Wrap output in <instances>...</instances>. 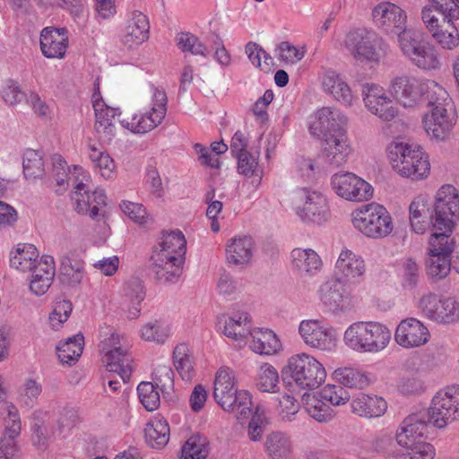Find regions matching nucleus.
I'll use <instances>...</instances> for the list:
<instances>
[{"mask_svg": "<svg viewBox=\"0 0 459 459\" xmlns=\"http://www.w3.org/2000/svg\"><path fill=\"white\" fill-rule=\"evenodd\" d=\"M346 123V117L338 109L324 107L316 110L309 124V133L321 141L318 156L326 170L344 166L353 153Z\"/></svg>", "mask_w": 459, "mask_h": 459, "instance_id": "1", "label": "nucleus"}, {"mask_svg": "<svg viewBox=\"0 0 459 459\" xmlns=\"http://www.w3.org/2000/svg\"><path fill=\"white\" fill-rule=\"evenodd\" d=\"M186 240L179 230L163 233L152 259V271L161 283L178 281L186 260Z\"/></svg>", "mask_w": 459, "mask_h": 459, "instance_id": "2", "label": "nucleus"}, {"mask_svg": "<svg viewBox=\"0 0 459 459\" xmlns=\"http://www.w3.org/2000/svg\"><path fill=\"white\" fill-rule=\"evenodd\" d=\"M213 398L225 411L233 413L238 420L249 417L252 411V397L248 391L238 389L234 371L221 368L213 383Z\"/></svg>", "mask_w": 459, "mask_h": 459, "instance_id": "3", "label": "nucleus"}, {"mask_svg": "<svg viewBox=\"0 0 459 459\" xmlns=\"http://www.w3.org/2000/svg\"><path fill=\"white\" fill-rule=\"evenodd\" d=\"M425 414L405 417L396 429L394 438L404 450L403 459H433L435 447L426 440L430 427L424 421Z\"/></svg>", "mask_w": 459, "mask_h": 459, "instance_id": "4", "label": "nucleus"}, {"mask_svg": "<svg viewBox=\"0 0 459 459\" xmlns=\"http://www.w3.org/2000/svg\"><path fill=\"white\" fill-rule=\"evenodd\" d=\"M432 89L437 90L429 97L431 100L429 107L432 109L424 115L422 124L429 136L444 142L450 138L457 122V116L446 88Z\"/></svg>", "mask_w": 459, "mask_h": 459, "instance_id": "5", "label": "nucleus"}, {"mask_svg": "<svg viewBox=\"0 0 459 459\" xmlns=\"http://www.w3.org/2000/svg\"><path fill=\"white\" fill-rule=\"evenodd\" d=\"M386 152L392 168L401 177L420 180L429 174L430 164L420 146L394 139Z\"/></svg>", "mask_w": 459, "mask_h": 459, "instance_id": "6", "label": "nucleus"}, {"mask_svg": "<svg viewBox=\"0 0 459 459\" xmlns=\"http://www.w3.org/2000/svg\"><path fill=\"white\" fill-rule=\"evenodd\" d=\"M281 372L290 383L303 390H314L326 378L324 365L316 357L306 352L290 356Z\"/></svg>", "mask_w": 459, "mask_h": 459, "instance_id": "7", "label": "nucleus"}, {"mask_svg": "<svg viewBox=\"0 0 459 459\" xmlns=\"http://www.w3.org/2000/svg\"><path fill=\"white\" fill-rule=\"evenodd\" d=\"M351 217L354 229L368 238H384L394 230L390 212L384 205L376 202L355 209Z\"/></svg>", "mask_w": 459, "mask_h": 459, "instance_id": "8", "label": "nucleus"}, {"mask_svg": "<svg viewBox=\"0 0 459 459\" xmlns=\"http://www.w3.org/2000/svg\"><path fill=\"white\" fill-rule=\"evenodd\" d=\"M425 414L424 421L429 427L444 429L459 420V385L446 386L437 391L431 399L428 409H422L411 415Z\"/></svg>", "mask_w": 459, "mask_h": 459, "instance_id": "9", "label": "nucleus"}, {"mask_svg": "<svg viewBox=\"0 0 459 459\" xmlns=\"http://www.w3.org/2000/svg\"><path fill=\"white\" fill-rule=\"evenodd\" d=\"M75 184L72 199L74 201L75 211L82 215H89L93 220H100V211L106 205V195L103 190L90 191L88 183L90 173L82 167L74 165L69 169V178Z\"/></svg>", "mask_w": 459, "mask_h": 459, "instance_id": "10", "label": "nucleus"}, {"mask_svg": "<svg viewBox=\"0 0 459 459\" xmlns=\"http://www.w3.org/2000/svg\"><path fill=\"white\" fill-rule=\"evenodd\" d=\"M292 209L297 217L308 226H322L331 218L327 197L322 192L308 187H301L295 192Z\"/></svg>", "mask_w": 459, "mask_h": 459, "instance_id": "11", "label": "nucleus"}, {"mask_svg": "<svg viewBox=\"0 0 459 459\" xmlns=\"http://www.w3.org/2000/svg\"><path fill=\"white\" fill-rule=\"evenodd\" d=\"M99 347L107 369L117 373L124 382L128 381L133 362L128 344L122 342L118 333L108 330Z\"/></svg>", "mask_w": 459, "mask_h": 459, "instance_id": "12", "label": "nucleus"}, {"mask_svg": "<svg viewBox=\"0 0 459 459\" xmlns=\"http://www.w3.org/2000/svg\"><path fill=\"white\" fill-rule=\"evenodd\" d=\"M457 219H459V192L452 185H444L436 195L432 233L438 232L451 236Z\"/></svg>", "mask_w": 459, "mask_h": 459, "instance_id": "13", "label": "nucleus"}, {"mask_svg": "<svg viewBox=\"0 0 459 459\" xmlns=\"http://www.w3.org/2000/svg\"><path fill=\"white\" fill-rule=\"evenodd\" d=\"M168 97L163 88H154L149 108L119 120L120 125L134 134H143L160 125L167 113Z\"/></svg>", "mask_w": 459, "mask_h": 459, "instance_id": "14", "label": "nucleus"}, {"mask_svg": "<svg viewBox=\"0 0 459 459\" xmlns=\"http://www.w3.org/2000/svg\"><path fill=\"white\" fill-rule=\"evenodd\" d=\"M429 244L427 274L435 281L444 279L451 271L450 255L455 248V239L450 235L437 232L431 234Z\"/></svg>", "mask_w": 459, "mask_h": 459, "instance_id": "15", "label": "nucleus"}, {"mask_svg": "<svg viewBox=\"0 0 459 459\" xmlns=\"http://www.w3.org/2000/svg\"><path fill=\"white\" fill-rule=\"evenodd\" d=\"M417 308L428 319L442 325H452L459 322V302L452 297L439 298L429 292L422 295Z\"/></svg>", "mask_w": 459, "mask_h": 459, "instance_id": "16", "label": "nucleus"}, {"mask_svg": "<svg viewBox=\"0 0 459 459\" xmlns=\"http://www.w3.org/2000/svg\"><path fill=\"white\" fill-rule=\"evenodd\" d=\"M403 53L408 56L418 67L422 69H437L439 67V59L437 50L421 39L419 32L409 30L398 39Z\"/></svg>", "mask_w": 459, "mask_h": 459, "instance_id": "17", "label": "nucleus"}, {"mask_svg": "<svg viewBox=\"0 0 459 459\" xmlns=\"http://www.w3.org/2000/svg\"><path fill=\"white\" fill-rule=\"evenodd\" d=\"M382 41V38L376 31L358 28L347 33L344 45L355 59L377 62L380 57L378 48Z\"/></svg>", "mask_w": 459, "mask_h": 459, "instance_id": "18", "label": "nucleus"}, {"mask_svg": "<svg viewBox=\"0 0 459 459\" xmlns=\"http://www.w3.org/2000/svg\"><path fill=\"white\" fill-rule=\"evenodd\" d=\"M371 15L375 26L387 35L399 39L401 35L409 30L405 11L391 2H382L377 4L373 8Z\"/></svg>", "mask_w": 459, "mask_h": 459, "instance_id": "19", "label": "nucleus"}, {"mask_svg": "<svg viewBox=\"0 0 459 459\" xmlns=\"http://www.w3.org/2000/svg\"><path fill=\"white\" fill-rule=\"evenodd\" d=\"M331 186L341 198L350 202H364L373 196L372 186L352 172H338L331 178Z\"/></svg>", "mask_w": 459, "mask_h": 459, "instance_id": "20", "label": "nucleus"}, {"mask_svg": "<svg viewBox=\"0 0 459 459\" xmlns=\"http://www.w3.org/2000/svg\"><path fill=\"white\" fill-rule=\"evenodd\" d=\"M298 333L303 342L312 349L333 352L337 348V338L318 319L300 321Z\"/></svg>", "mask_w": 459, "mask_h": 459, "instance_id": "21", "label": "nucleus"}, {"mask_svg": "<svg viewBox=\"0 0 459 459\" xmlns=\"http://www.w3.org/2000/svg\"><path fill=\"white\" fill-rule=\"evenodd\" d=\"M92 107L95 112V130L100 140L109 142L116 134L114 119L120 116L118 108L112 106L111 101L103 98L100 88H94L91 95Z\"/></svg>", "mask_w": 459, "mask_h": 459, "instance_id": "22", "label": "nucleus"}, {"mask_svg": "<svg viewBox=\"0 0 459 459\" xmlns=\"http://www.w3.org/2000/svg\"><path fill=\"white\" fill-rule=\"evenodd\" d=\"M394 337L400 347L414 349L422 347L429 342L430 332L420 319L406 317L396 325Z\"/></svg>", "mask_w": 459, "mask_h": 459, "instance_id": "23", "label": "nucleus"}, {"mask_svg": "<svg viewBox=\"0 0 459 459\" xmlns=\"http://www.w3.org/2000/svg\"><path fill=\"white\" fill-rule=\"evenodd\" d=\"M338 280L344 283H359L365 277L367 267L364 258L351 249L341 251L335 264Z\"/></svg>", "mask_w": 459, "mask_h": 459, "instance_id": "24", "label": "nucleus"}, {"mask_svg": "<svg viewBox=\"0 0 459 459\" xmlns=\"http://www.w3.org/2000/svg\"><path fill=\"white\" fill-rule=\"evenodd\" d=\"M343 281L335 279L321 285L319 298L323 305L333 314H340L351 309L350 294Z\"/></svg>", "mask_w": 459, "mask_h": 459, "instance_id": "25", "label": "nucleus"}, {"mask_svg": "<svg viewBox=\"0 0 459 459\" xmlns=\"http://www.w3.org/2000/svg\"><path fill=\"white\" fill-rule=\"evenodd\" d=\"M366 108L385 121H390L396 116L392 106L393 92L385 88H366L362 92Z\"/></svg>", "mask_w": 459, "mask_h": 459, "instance_id": "26", "label": "nucleus"}, {"mask_svg": "<svg viewBox=\"0 0 459 459\" xmlns=\"http://www.w3.org/2000/svg\"><path fill=\"white\" fill-rule=\"evenodd\" d=\"M150 24L146 15L139 11L132 13L121 34V42L127 48L140 46L149 39Z\"/></svg>", "mask_w": 459, "mask_h": 459, "instance_id": "27", "label": "nucleus"}, {"mask_svg": "<svg viewBox=\"0 0 459 459\" xmlns=\"http://www.w3.org/2000/svg\"><path fill=\"white\" fill-rule=\"evenodd\" d=\"M65 28L46 27L40 33V49L47 58H64L68 48Z\"/></svg>", "mask_w": 459, "mask_h": 459, "instance_id": "28", "label": "nucleus"}, {"mask_svg": "<svg viewBox=\"0 0 459 459\" xmlns=\"http://www.w3.org/2000/svg\"><path fill=\"white\" fill-rule=\"evenodd\" d=\"M251 327L247 310L238 304L233 305L224 319L223 333L232 340H243L249 335Z\"/></svg>", "mask_w": 459, "mask_h": 459, "instance_id": "29", "label": "nucleus"}, {"mask_svg": "<svg viewBox=\"0 0 459 459\" xmlns=\"http://www.w3.org/2000/svg\"><path fill=\"white\" fill-rule=\"evenodd\" d=\"M255 243L251 237L239 236L231 238L226 244V259L230 264L247 265L254 255Z\"/></svg>", "mask_w": 459, "mask_h": 459, "instance_id": "30", "label": "nucleus"}, {"mask_svg": "<svg viewBox=\"0 0 459 459\" xmlns=\"http://www.w3.org/2000/svg\"><path fill=\"white\" fill-rule=\"evenodd\" d=\"M351 411L367 419L383 416L387 410V403L376 394H359L351 401Z\"/></svg>", "mask_w": 459, "mask_h": 459, "instance_id": "31", "label": "nucleus"}, {"mask_svg": "<svg viewBox=\"0 0 459 459\" xmlns=\"http://www.w3.org/2000/svg\"><path fill=\"white\" fill-rule=\"evenodd\" d=\"M84 266L85 263L77 252H66L60 261V281L68 286L79 285L85 274Z\"/></svg>", "mask_w": 459, "mask_h": 459, "instance_id": "32", "label": "nucleus"}, {"mask_svg": "<svg viewBox=\"0 0 459 459\" xmlns=\"http://www.w3.org/2000/svg\"><path fill=\"white\" fill-rule=\"evenodd\" d=\"M31 273L30 291L36 296L45 294L51 286L56 273L53 257L43 255L39 259L37 267Z\"/></svg>", "mask_w": 459, "mask_h": 459, "instance_id": "33", "label": "nucleus"}, {"mask_svg": "<svg viewBox=\"0 0 459 459\" xmlns=\"http://www.w3.org/2000/svg\"><path fill=\"white\" fill-rule=\"evenodd\" d=\"M249 335L251 336L249 348L255 353L272 356L282 350L281 340L277 334L270 329H253Z\"/></svg>", "mask_w": 459, "mask_h": 459, "instance_id": "34", "label": "nucleus"}, {"mask_svg": "<svg viewBox=\"0 0 459 459\" xmlns=\"http://www.w3.org/2000/svg\"><path fill=\"white\" fill-rule=\"evenodd\" d=\"M367 353L376 354L385 350L391 340L392 331L378 321H366Z\"/></svg>", "mask_w": 459, "mask_h": 459, "instance_id": "35", "label": "nucleus"}, {"mask_svg": "<svg viewBox=\"0 0 459 459\" xmlns=\"http://www.w3.org/2000/svg\"><path fill=\"white\" fill-rule=\"evenodd\" d=\"M145 288L139 278L129 279L123 286L124 302L128 306V316L135 318L141 311V303L145 298Z\"/></svg>", "mask_w": 459, "mask_h": 459, "instance_id": "36", "label": "nucleus"}, {"mask_svg": "<svg viewBox=\"0 0 459 459\" xmlns=\"http://www.w3.org/2000/svg\"><path fill=\"white\" fill-rule=\"evenodd\" d=\"M39 252L32 244H18L15 251L12 252L10 264L13 268L22 273L31 272L37 267Z\"/></svg>", "mask_w": 459, "mask_h": 459, "instance_id": "37", "label": "nucleus"}, {"mask_svg": "<svg viewBox=\"0 0 459 459\" xmlns=\"http://www.w3.org/2000/svg\"><path fill=\"white\" fill-rule=\"evenodd\" d=\"M293 266L305 275L316 274L322 266V260L311 248H295L291 251Z\"/></svg>", "mask_w": 459, "mask_h": 459, "instance_id": "38", "label": "nucleus"}, {"mask_svg": "<svg viewBox=\"0 0 459 459\" xmlns=\"http://www.w3.org/2000/svg\"><path fill=\"white\" fill-rule=\"evenodd\" d=\"M436 91L432 88H394L393 96L404 108H415L421 104L429 106V97Z\"/></svg>", "mask_w": 459, "mask_h": 459, "instance_id": "39", "label": "nucleus"}, {"mask_svg": "<svg viewBox=\"0 0 459 459\" xmlns=\"http://www.w3.org/2000/svg\"><path fill=\"white\" fill-rule=\"evenodd\" d=\"M302 405L307 414L318 422H327L334 416V411L319 394L306 393L301 398Z\"/></svg>", "mask_w": 459, "mask_h": 459, "instance_id": "40", "label": "nucleus"}, {"mask_svg": "<svg viewBox=\"0 0 459 459\" xmlns=\"http://www.w3.org/2000/svg\"><path fill=\"white\" fill-rule=\"evenodd\" d=\"M169 434V423L161 418L153 419L144 428L146 443L155 449H161L168 444Z\"/></svg>", "mask_w": 459, "mask_h": 459, "instance_id": "41", "label": "nucleus"}, {"mask_svg": "<svg viewBox=\"0 0 459 459\" xmlns=\"http://www.w3.org/2000/svg\"><path fill=\"white\" fill-rule=\"evenodd\" d=\"M264 449L272 459H287L291 452V442L285 433L272 432L265 438Z\"/></svg>", "mask_w": 459, "mask_h": 459, "instance_id": "42", "label": "nucleus"}, {"mask_svg": "<svg viewBox=\"0 0 459 459\" xmlns=\"http://www.w3.org/2000/svg\"><path fill=\"white\" fill-rule=\"evenodd\" d=\"M397 275L403 290H414L420 279V266L411 257L403 258L398 264Z\"/></svg>", "mask_w": 459, "mask_h": 459, "instance_id": "43", "label": "nucleus"}, {"mask_svg": "<svg viewBox=\"0 0 459 459\" xmlns=\"http://www.w3.org/2000/svg\"><path fill=\"white\" fill-rule=\"evenodd\" d=\"M366 321L351 324L343 333V342L350 350L358 353H367Z\"/></svg>", "mask_w": 459, "mask_h": 459, "instance_id": "44", "label": "nucleus"}, {"mask_svg": "<svg viewBox=\"0 0 459 459\" xmlns=\"http://www.w3.org/2000/svg\"><path fill=\"white\" fill-rule=\"evenodd\" d=\"M84 344L82 334H76L66 341L60 342L56 347V353L63 364H73L81 357Z\"/></svg>", "mask_w": 459, "mask_h": 459, "instance_id": "45", "label": "nucleus"}, {"mask_svg": "<svg viewBox=\"0 0 459 459\" xmlns=\"http://www.w3.org/2000/svg\"><path fill=\"white\" fill-rule=\"evenodd\" d=\"M333 376L340 384L350 388L363 389L370 383L364 371L354 368H339L334 370Z\"/></svg>", "mask_w": 459, "mask_h": 459, "instance_id": "46", "label": "nucleus"}, {"mask_svg": "<svg viewBox=\"0 0 459 459\" xmlns=\"http://www.w3.org/2000/svg\"><path fill=\"white\" fill-rule=\"evenodd\" d=\"M173 364L183 380L189 381L194 377V362L188 346L178 344L173 351Z\"/></svg>", "mask_w": 459, "mask_h": 459, "instance_id": "47", "label": "nucleus"}, {"mask_svg": "<svg viewBox=\"0 0 459 459\" xmlns=\"http://www.w3.org/2000/svg\"><path fill=\"white\" fill-rule=\"evenodd\" d=\"M89 159L93 164L94 169L105 178H112L115 173V161L110 155L94 145L89 146Z\"/></svg>", "mask_w": 459, "mask_h": 459, "instance_id": "48", "label": "nucleus"}, {"mask_svg": "<svg viewBox=\"0 0 459 459\" xmlns=\"http://www.w3.org/2000/svg\"><path fill=\"white\" fill-rule=\"evenodd\" d=\"M255 386L261 392H278L279 374L277 369L269 363L262 364L257 370Z\"/></svg>", "mask_w": 459, "mask_h": 459, "instance_id": "49", "label": "nucleus"}, {"mask_svg": "<svg viewBox=\"0 0 459 459\" xmlns=\"http://www.w3.org/2000/svg\"><path fill=\"white\" fill-rule=\"evenodd\" d=\"M48 419V413L43 411H35L31 416L32 442L39 449L47 446L49 438L47 428Z\"/></svg>", "mask_w": 459, "mask_h": 459, "instance_id": "50", "label": "nucleus"}, {"mask_svg": "<svg viewBox=\"0 0 459 459\" xmlns=\"http://www.w3.org/2000/svg\"><path fill=\"white\" fill-rule=\"evenodd\" d=\"M23 174L26 178L34 179L43 176L44 161L39 151L28 149L22 156Z\"/></svg>", "mask_w": 459, "mask_h": 459, "instance_id": "51", "label": "nucleus"}, {"mask_svg": "<svg viewBox=\"0 0 459 459\" xmlns=\"http://www.w3.org/2000/svg\"><path fill=\"white\" fill-rule=\"evenodd\" d=\"M352 79H348L344 74H339L332 69H325L320 74V82L322 86H349V84H362V86H375L368 82H363V77L360 74L351 75Z\"/></svg>", "mask_w": 459, "mask_h": 459, "instance_id": "52", "label": "nucleus"}, {"mask_svg": "<svg viewBox=\"0 0 459 459\" xmlns=\"http://www.w3.org/2000/svg\"><path fill=\"white\" fill-rule=\"evenodd\" d=\"M207 455L206 439L198 435L190 437L181 451V459H205Z\"/></svg>", "mask_w": 459, "mask_h": 459, "instance_id": "53", "label": "nucleus"}, {"mask_svg": "<svg viewBox=\"0 0 459 459\" xmlns=\"http://www.w3.org/2000/svg\"><path fill=\"white\" fill-rule=\"evenodd\" d=\"M159 389L152 382H141L137 386L138 397L143 407L153 411L157 410L160 404Z\"/></svg>", "mask_w": 459, "mask_h": 459, "instance_id": "54", "label": "nucleus"}, {"mask_svg": "<svg viewBox=\"0 0 459 459\" xmlns=\"http://www.w3.org/2000/svg\"><path fill=\"white\" fill-rule=\"evenodd\" d=\"M245 53L250 63L261 70H269L273 58L266 51L256 42L250 41L245 46Z\"/></svg>", "mask_w": 459, "mask_h": 459, "instance_id": "55", "label": "nucleus"}, {"mask_svg": "<svg viewBox=\"0 0 459 459\" xmlns=\"http://www.w3.org/2000/svg\"><path fill=\"white\" fill-rule=\"evenodd\" d=\"M427 208L424 198H415L409 206L410 222L412 230L417 234H423L428 228V221L421 220Z\"/></svg>", "mask_w": 459, "mask_h": 459, "instance_id": "56", "label": "nucleus"}, {"mask_svg": "<svg viewBox=\"0 0 459 459\" xmlns=\"http://www.w3.org/2000/svg\"><path fill=\"white\" fill-rule=\"evenodd\" d=\"M141 337L147 342L164 343L169 336L168 325L160 321L149 322L141 328Z\"/></svg>", "mask_w": 459, "mask_h": 459, "instance_id": "57", "label": "nucleus"}, {"mask_svg": "<svg viewBox=\"0 0 459 459\" xmlns=\"http://www.w3.org/2000/svg\"><path fill=\"white\" fill-rule=\"evenodd\" d=\"M177 46L183 52L206 56L209 53L207 48L193 34L181 32L176 37Z\"/></svg>", "mask_w": 459, "mask_h": 459, "instance_id": "58", "label": "nucleus"}, {"mask_svg": "<svg viewBox=\"0 0 459 459\" xmlns=\"http://www.w3.org/2000/svg\"><path fill=\"white\" fill-rule=\"evenodd\" d=\"M296 167L300 177L307 180L312 179L316 175L327 171L318 155L315 160L305 157L297 159Z\"/></svg>", "mask_w": 459, "mask_h": 459, "instance_id": "59", "label": "nucleus"}, {"mask_svg": "<svg viewBox=\"0 0 459 459\" xmlns=\"http://www.w3.org/2000/svg\"><path fill=\"white\" fill-rule=\"evenodd\" d=\"M4 416L5 436L4 437L16 438L22 430V422L18 409L13 403H7Z\"/></svg>", "mask_w": 459, "mask_h": 459, "instance_id": "60", "label": "nucleus"}, {"mask_svg": "<svg viewBox=\"0 0 459 459\" xmlns=\"http://www.w3.org/2000/svg\"><path fill=\"white\" fill-rule=\"evenodd\" d=\"M318 394L325 403L333 406L345 404L350 400L348 392L339 385H326Z\"/></svg>", "mask_w": 459, "mask_h": 459, "instance_id": "61", "label": "nucleus"}, {"mask_svg": "<svg viewBox=\"0 0 459 459\" xmlns=\"http://www.w3.org/2000/svg\"><path fill=\"white\" fill-rule=\"evenodd\" d=\"M152 383L162 393H169L174 388V371L168 365L157 366L152 373Z\"/></svg>", "mask_w": 459, "mask_h": 459, "instance_id": "62", "label": "nucleus"}, {"mask_svg": "<svg viewBox=\"0 0 459 459\" xmlns=\"http://www.w3.org/2000/svg\"><path fill=\"white\" fill-rule=\"evenodd\" d=\"M453 22H447L449 29L440 30L438 28L432 33V37L445 49H454L459 46V32Z\"/></svg>", "mask_w": 459, "mask_h": 459, "instance_id": "63", "label": "nucleus"}, {"mask_svg": "<svg viewBox=\"0 0 459 459\" xmlns=\"http://www.w3.org/2000/svg\"><path fill=\"white\" fill-rule=\"evenodd\" d=\"M42 392L41 384L34 379H28L20 388L19 402L22 406L31 408Z\"/></svg>", "mask_w": 459, "mask_h": 459, "instance_id": "64", "label": "nucleus"}]
</instances>
